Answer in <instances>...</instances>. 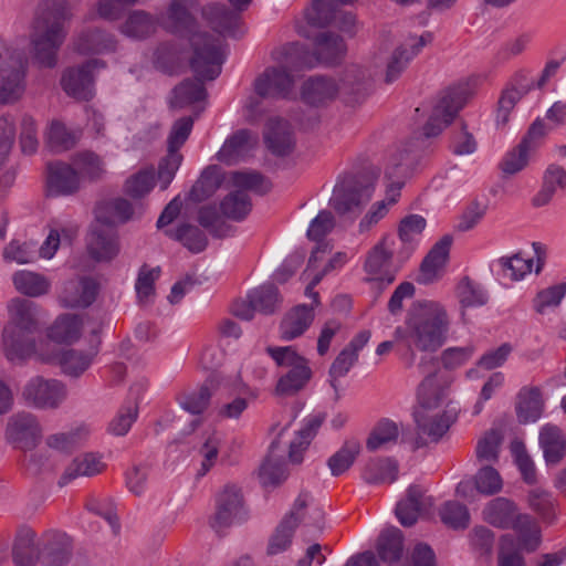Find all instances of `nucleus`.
Segmentation results:
<instances>
[{"mask_svg":"<svg viewBox=\"0 0 566 566\" xmlns=\"http://www.w3.org/2000/svg\"><path fill=\"white\" fill-rule=\"evenodd\" d=\"M72 19L70 2H59L53 10L38 12L32 25L31 43L33 59L40 67L53 69L57 64V52L66 31L64 23Z\"/></svg>","mask_w":566,"mask_h":566,"instance_id":"obj_4","label":"nucleus"},{"mask_svg":"<svg viewBox=\"0 0 566 566\" xmlns=\"http://www.w3.org/2000/svg\"><path fill=\"white\" fill-rule=\"evenodd\" d=\"M72 164L77 170L82 180L95 182L101 180L106 174V167L103 158L91 150L76 153L72 158Z\"/></svg>","mask_w":566,"mask_h":566,"instance_id":"obj_43","label":"nucleus"},{"mask_svg":"<svg viewBox=\"0 0 566 566\" xmlns=\"http://www.w3.org/2000/svg\"><path fill=\"white\" fill-rule=\"evenodd\" d=\"M4 437L15 448L31 450L42 438V427L32 412L19 411L8 418Z\"/></svg>","mask_w":566,"mask_h":566,"instance_id":"obj_13","label":"nucleus"},{"mask_svg":"<svg viewBox=\"0 0 566 566\" xmlns=\"http://www.w3.org/2000/svg\"><path fill=\"white\" fill-rule=\"evenodd\" d=\"M190 67L196 75V81L185 80L174 88L171 105L185 107L192 103L202 101L207 96L203 81L216 80L222 71L226 55L216 40L206 34H193L191 38Z\"/></svg>","mask_w":566,"mask_h":566,"instance_id":"obj_2","label":"nucleus"},{"mask_svg":"<svg viewBox=\"0 0 566 566\" xmlns=\"http://www.w3.org/2000/svg\"><path fill=\"white\" fill-rule=\"evenodd\" d=\"M558 188H566V170L559 165L552 164L544 172L543 187L533 199L534 206L547 205Z\"/></svg>","mask_w":566,"mask_h":566,"instance_id":"obj_48","label":"nucleus"},{"mask_svg":"<svg viewBox=\"0 0 566 566\" xmlns=\"http://www.w3.org/2000/svg\"><path fill=\"white\" fill-rule=\"evenodd\" d=\"M277 442L273 441L270 448V454L260 467V481L264 486H277L287 479L289 472L285 463L273 457V450L277 447Z\"/></svg>","mask_w":566,"mask_h":566,"instance_id":"obj_55","label":"nucleus"},{"mask_svg":"<svg viewBox=\"0 0 566 566\" xmlns=\"http://www.w3.org/2000/svg\"><path fill=\"white\" fill-rule=\"evenodd\" d=\"M527 504L544 523L552 524L555 521L556 501L548 491L541 488L531 490L527 493Z\"/></svg>","mask_w":566,"mask_h":566,"instance_id":"obj_58","label":"nucleus"},{"mask_svg":"<svg viewBox=\"0 0 566 566\" xmlns=\"http://www.w3.org/2000/svg\"><path fill=\"white\" fill-rule=\"evenodd\" d=\"M245 518L244 500L241 489L227 484L216 499V512L210 520V526L221 533L231 525Z\"/></svg>","mask_w":566,"mask_h":566,"instance_id":"obj_12","label":"nucleus"},{"mask_svg":"<svg viewBox=\"0 0 566 566\" xmlns=\"http://www.w3.org/2000/svg\"><path fill=\"white\" fill-rule=\"evenodd\" d=\"M417 369L423 375L417 388L416 410H443L441 407L448 396L452 378L440 369V360L432 355H421Z\"/></svg>","mask_w":566,"mask_h":566,"instance_id":"obj_6","label":"nucleus"},{"mask_svg":"<svg viewBox=\"0 0 566 566\" xmlns=\"http://www.w3.org/2000/svg\"><path fill=\"white\" fill-rule=\"evenodd\" d=\"M87 251L96 261H109L119 252L117 233L113 228L95 222L87 239Z\"/></svg>","mask_w":566,"mask_h":566,"instance_id":"obj_22","label":"nucleus"},{"mask_svg":"<svg viewBox=\"0 0 566 566\" xmlns=\"http://www.w3.org/2000/svg\"><path fill=\"white\" fill-rule=\"evenodd\" d=\"M374 192V182L365 176L349 177L336 185L331 207L339 216H357Z\"/></svg>","mask_w":566,"mask_h":566,"instance_id":"obj_8","label":"nucleus"},{"mask_svg":"<svg viewBox=\"0 0 566 566\" xmlns=\"http://www.w3.org/2000/svg\"><path fill=\"white\" fill-rule=\"evenodd\" d=\"M72 555V543L69 536L61 533L46 534L38 553L43 566H64Z\"/></svg>","mask_w":566,"mask_h":566,"instance_id":"obj_27","label":"nucleus"},{"mask_svg":"<svg viewBox=\"0 0 566 566\" xmlns=\"http://www.w3.org/2000/svg\"><path fill=\"white\" fill-rule=\"evenodd\" d=\"M535 88H537V78L530 70L522 69L515 72L499 98L496 125L505 126L517 102Z\"/></svg>","mask_w":566,"mask_h":566,"instance_id":"obj_14","label":"nucleus"},{"mask_svg":"<svg viewBox=\"0 0 566 566\" xmlns=\"http://www.w3.org/2000/svg\"><path fill=\"white\" fill-rule=\"evenodd\" d=\"M510 450L513 461L521 473L522 480L526 484H535L537 482L536 468L524 442L521 440H513L510 444Z\"/></svg>","mask_w":566,"mask_h":566,"instance_id":"obj_62","label":"nucleus"},{"mask_svg":"<svg viewBox=\"0 0 566 566\" xmlns=\"http://www.w3.org/2000/svg\"><path fill=\"white\" fill-rule=\"evenodd\" d=\"M10 61L0 67V104L17 102L25 90L27 60L23 51H12Z\"/></svg>","mask_w":566,"mask_h":566,"instance_id":"obj_17","label":"nucleus"},{"mask_svg":"<svg viewBox=\"0 0 566 566\" xmlns=\"http://www.w3.org/2000/svg\"><path fill=\"white\" fill-rule=\"evenodd\" d=\"M539 446L548 465L558 464L566 454V439L562 430L554 424H546L541 429Z\"/></svg>","mask_w":566,"mask_h":566,"instance_id":"obj_36","label":"nucleus"},{"mask_svg":"<svg viewBox=\"0 0 566 566\" xmlns=\"http://www.w3.org/2000/svg\"><path fill=\"white\" fill-rule=\"evenodd\" d=\"M522 514L512 500L501 496L491 500L483 510L484 520L502 530L512 528L517 516Z\"/></svg>","mask_w":566,"mask_h":566,"instance_id":"obj_31","label":"nucleus"},{"mask_svg":"<svg viewBox=\"0 0 566 566\" xmlns=\"http://www.w3.org/2000/svg\"><path fill=\"white\" fill-rule=\"evenodd\" d=\"M73 46L81 54H101L114 51L116 40L112 34L101 29H90L76 36Z\"/></svg>","mask_w":566,"mask_h":566,"instance_id":"obj_33","label":"nucleus"},{"mask_svg":"<svg viewBox=\"0 0 566 566\" xmlns=\"http://www.w3.org/2000/svg\"><path fill=\"white\" fill-rule=\"evenodd\" d=\"M293 69H302L298 61L287 60L284 64L268 66L253 82L255 94L263 98L289 97L295 85Z\"/></svg>","mask_w":566,"mask_h":566,"instance_id":"obj_9","label":"nucleus"},{"mask_svg":"<svg viewBox=\"0 0 566 566\" xmlns=\"http://www.w3.org/2000/svg\"><path fill=\"white\" fill-rule=\"evenodd\" d=\"M216 387L217 380L214 377H210L197 391L182 395L180 397V406L192 415L202 413L208 408Z\"/></svg>","mask_w":566,"mask_h":566,"instance_id":"obj_57","label":"nucleus"},{"mask_svg":"<svg viewBox=\"0 0 566 566\" xmlns=\"http://www.w3.org/2000/svg\"><path fill=\"white\" fill-rule=\"evenodd\" d=\"M202 15L221 35L238 38L244 33L241 29L240 12L235 9L230 10L222 3H210L202 9Z\"/></svg>","mask_w":566,"mask_h":566,"instance_id":"obj_23","label":"nucleus"},{"mask_svg":"<svg viewBox=\"0 0 566 566\" xmlns=\"http://www.w3.org/2000/svg\"><path fill=\"white\" fill-rule=\"evenodd\" d=\"M543 412V399L538 388H523L517 395L516 413L520 422L536 421Z\"/></svg>","mask_w":566,"mask_h":566,"instance_id":"obj_46","label":"nucleus"},{"mask_svg":"<svg viewBox=\"0 0 566 566\" xmlns=\"http://www.w3.org/2000/svg\"><path fill=\"white\" fill-rule=\"evenodd\" d=\"M104 66L101 60H90L81 66L66 69L61 78L62 88L69 96L88 101L93 96V71Z\"/></svg>","mask_w":566,"mask_h":566,"instance_id":"obj_18","label":"nucleus"},{"mask_svg":"<svg viewBox=\"0 0 566 566\" xmlns=\"http://www.w3.org/2000/svg\"><path fill=\"white\" fill-rule=\"evenodd\" d=\"M40 547L35 546V533L32 530H22L13 546V562L15 566H34Z\"/></svg>","mask_w":566,"mask_h":566,"instance_id":"obj_51","label":"nucleus"},{"mask_svg":"<svg viewBox=\"0 0 566 566\" xmlns=\"http://www.w3.org/2000/svg\"><path fill=\"white\" fill-rule=\"evenodd\" d=\"M191 6L192 0H171L167 11V23L165 24V28L172 33H185V35L189 38L190 43L193 34L201 33L216 40L221 45L219 39L213 38L207 32L195 30L196 23L189 12Z\"/></svg>","mask_w":566,"mask_h":566,"instance_id":"obj_26","label":"nucleus"},{"mask_svg":"<svg viewBox=\"0 0 566 566\" xmlns=\"http://www.w3.org/2000/svg\"><path fill=\"white\" fill-rule=\"evenodd\" d=\"M392 242L388 237H384L368 253L365 260L364 269L368 274V281L376 284L381 290L390 285L396 277V270L392 269Z\"/></svg>","mask_w":566,"mask_h":566,"instance_id":"obj_15","label":"nucleus"},{"mask_svg":"<svg viewBox=\"0 0 566 566\" xmlns=\"http://www.w3.org/2000/svg\"><path fill=\"white\" fill-rule=\"evenodd\" d=\"M157 27L158 19L144 10H134L120 25V32L128 38L145 39L154 34Z\"/></svg>","mask_w":566,"mask_h":566,"instance_id":"obj_42","label":"nucleus"},{"mask_svg":"<svg viewBox=\"0 0 566 566\" xmlns=\"http://www.w3.org/2000/svg\"><path fill=\"white\" fill-rule=\"evenodd\" d=\"M15 290L29 297H39L49 293L50 280L41 273L21 270L12 275Z\"/></svg>","mask_w":566,"mask_h":566,"instance_id":"obj_44","label":"nucleus"},{"mask_svg":"<svg viewBox=\"0 0 566 566\" xmlns=\"http://www.w3.org/2000/svg\"><path fill=\"white\" fill-rule=\"evenodd\" d=\"M224 219L227 218L222 214L220 207L218 208L214 205L202 206L197 218L199 224L216 238H224L231 231Z\"/></svg>","mask_w":566,"mask_h":566,"instance_id":"obj_53","label":"nucleus"},{"mask_svg":"<svg viewBox=\"0 0 566 566\" xmlns=\"http://www.w3.org/2000/svg\"><path fill=\"white\" fill-rule=\"evenodd\" d=\"M99 286L92 277H80L64 283L60 302L64 307H87L98 294Z\"/></svg>","mask_w":566,"mask_h":566,"instance_id":"obj_24","label":"nucleus"},{"mask_svg":"<svg viewBox=\"0 0 566 566\" xmlns=\"http://www.w3.org/2000/svg\"><path fill=\"white\" fill-rule=\"evenodd\" d=\"M166 234L180 242L191 253H200L208 245L206 233L193 224L181 223L175 230H167Z\"/></svg>","mask_w":566,"mask_h":566,"instance_id":"obj_50","label":"nucleus"},{"mask_svg":"<svg viewBox=\"0 0 566 566\" xmlns=\"http://www.w3.org/2000/svg\"><path fill=\"white\" fill-rule=\"evenodd\" d=\"M367 74L357 65L347 67L340 80L326 75L308 77L302 85V99L310 105L321 106L334 101L339 93L359 94L364 88Z\"/></svg>","mask_w":566,"mask_h":566,"instance_id":"obj_5","label":"nucleus"},{"mask_svg":"<svg viewBox=\"0 0 566 566\" xmlns=\"http://www.w3.org/2000/svg\"><path fill=\"white\" fill-rule=\"evenodd\" d=\"M469 97L465 85H453L443 90L433 105L432 113L423 127L426 138L438 136L453 122Z\"/></svg>","mask_w":566,"mask_h":566,"instance_id":"obj_7","label":"nucleus"},{"mask_svg":"<svg viewBox=\"0 0 566 566\" xmlns=\"http://www.w3.org/2000/svg\"><path fill=\"white\" fill-rule=\"evenodd\" d=\"M9 321L2 331L6 357L20 363L35 353L33 335L40 329L41 307L35 302L14 297L8 304Z\"/></svg>","mask_w":566,"mask_h":566,"instance_id":"obj_3","label":"nucleus"},{"mask_svg":"<svg viewBox=\"0 0 566 566\" xmlns=\"http://www.w3.org/2000/svg\"><path fill=\"white\" fill-rule=\"evenodd\" d=\"M512 530L517 534L516 542L521 551L532 553L538 548L541 544V528L531 515H518Z\"/></svg>","mask_w":566,"mask_h":566,"instance_id":"obj_45","label":"nucleus"},{"mask_svg":"<svg viewBox=\"0 0 566 566\" xmlns=\"http://www.w3.org/2000/svg\"><path fill=\"white\" fill-rule=\"evenodd\" d=\"M427 505L430 503L423 491L417 485H411L407 491V497L397 504L396 516L401 525L412 526Z\"/></svg>","mask_w":566,"mask_h":566,"instance_id":"obj_37","label":"nucleus"},{"mask_svg":"<svg viewBox=\"0 0 566 566\" xmlns=\"http://www.w3.org/2000/svg\"><path fill=\"white\" fill-rule=\"evenodd\" d=\"M90 434V427L81 423L69 431L48 436L45 444L52 450L72 452L73 450L82 447L87 441Z\"/></svg>","mask_w":566,"mask_h":566,"instance_id":"obj_40","label":"nucleus"},{"mask_svg":"<svg viewBox=\"0 0 566 566\" xmlns=\"http://www.w3.org/2000/svg\"><path fill=\"white\" fill-rule=\"evenodd\" d=\"M503 440L504 436L500 429L492 428L485 431L476 442V460L483 465L497 463Z\"/></svg>","mask_w":566,"mask_h":566,"instance_id":"obj_47","label":"nucleus"},{"mask_svg":"<svg viewBox=\"0 0 566 566\" xmlns=\"http://www.w3.org/2000/svg\"><path fill=\"white\" fill-rule=\"evenodd\" d=\"M82 321L75 314L60 315L48 329V338L59 344H71L81 336Z\"/></svg>","mask_w":566,"mask_h":566,"instance_id":"obj_41","label":"nucleus"},{"mask_svg":"<svg viewBox=\"0 0 566 566\" xmlns=\"http://www.w3.org/2000/svg\"><path fill=\"white\" fill-rule=\"evenodd\" d=\"M314 319L312 306L297 305L285 314L281 322L280 331L283 340H292L300 337L311 326Z\"/></svg>","mask_w":566,"mask_h":566,"instance_id":"obj_34","label":"nucleus"},{"mask_svg":"<svg viewBox=\"0 0 566 566\" xmlns=\"http://www.w3.org/2000/svg\"><path fill=\"white\" fill-rule=\"evenodd\" d=\"M105 469L102 457L95 453H84L77 455L65 468L59 480V485L64 486L78 478H91L99 474Z\"/></svg>","mask_w":566,"mask_h":566,"instance_id":"obj_32","label":"nucleus"},{"mask_svg":"<svg viewBox=\"0 0 566 566\" xmlns=\"http://www.w3.org/2000/svg\"><path fill=\"white\" fill-rule=\"evenodd\" d=\"M432 41V34L424 32L421 35L408 36L399 46H397L388 59L385 74V82L390 84L395 82L407 69L410 61Z\"/></svg>","mask_w":566,"mask_h":566,"instance_id":"obj_19","label":"nucleus"},{"mask_svg":"<svg viewBox=\"0 0 566 566\" xmlns=\"http://www.w3.org/2000/svg\"><path fill=\"white\" fill-rule=\"evenodd\" d=\"M95 353H83L75 349L63 350L59 356L62 371L71 377H78L92 364Z\"/></svg>","mask_w":566,"mask_h":566,"instance_id":"obj_63","label":"nucleus"},{"mask_svg":"<svg viewBox=\"0 0 566 566\" xmlns=\"http://www.w3.org/2000/svg\"><path fill=\"white\" fill-rule=\"evenodd\" d=\"M264 140L268 148L276 156L289 155L295 145L290 124L280 118L269 120Z\"/></svg>","mask_w":566,"mask_h":566,"instance_id":"obj_30","label":"nucleus"},{"mask_svg":"<svg viewBox=\"0 0 566 566\" xmlns=\"http://www.w3.org/2000/svg\"><path fill=\"white\" fill-rule=\"evenodd\" d=\"M312 377V370L308 365H298L290 369L282 376L275 387V392L280 396H292L305 387Z\"/></svg>","mask_w":566,"mask_h":566,"instance_id":"obj_56","label":"nucleus"},{"mask_svg":"<svg viewBox=\"0 0 566 566\" xmlns=\"http://www.w3.org/2000/svg\"><path fill=\"white\" fill-rule=\"evenodd\" d=\"M420 154L415 143H409L403 149L399 150L390 160L386 168V178L406 182L419 165Z\"/></svg>","mask_w":566,"mask_h":566,"instance_id":"obj_29","label":"nucleus"},{"mask_svg":"<svg viewBox=\"0 0 566 566\" xmlns=\"http://www.w3.org/2000/svg\"><path fill=\"white\" fill-rule=\"evenodd\" d=\"M450 329L447 308L430 300L416 301L405 316L403 324L394 332L397 343H402L410 353V365L416 352L432 355L443 346Z\"/></svg>","mask_w":566,"mask_h":566,"instance_id":"obj_1","label":"nucleus"},{"mask_svg":"<svg viewBox=\"0 0 566 566\" xmlns=\"http://www.w3.org/2000/svg\"><path fill=\"white\" fill-rule=\"evenodd\" d=\"M324 421V413L311 415L305 419L304 426L297 431L296 438L290 444L289 459L292 463L300 464L303 461V452L308 448Z\"/></svg>","mask_w":566,"mask_h":566,"instance_id":"obj_35","label":"nucleus"},{"mask_svg":"<svg viewBox=\"0 0 566 566\" xmlns=\"http://www.w3.org/2000/svg\"><path fill=\"white\" fill-rule=\"evenodd\" d=\"M512 534H504L499 541L497 566H525V559Z\"/></svg>","mask_w":566,"mask_h":566,"instance_id":"obj_64","label":"nucleus"},{"mask_svg":"<svg viewBox=\"0 0 566 566\" xmlns=\"http://www.w3.org/2000/svg\"><path fill=\"white\" fill-rule=\"evenodd\" d=\"M377 553L385 563L400 559L403 552V534L397 527L384 530L377 541Z\"/></svg>","mask_w":566,"mask_h":566,"instance_id":"obj_49","label":"nucleus"},{"mask_svg":"<svg viewBox=\"0 0 566 566\" xmlns=\"http://www.w3.org/2000/svg\"><path fill=\"white\" fill-rule=\"evenodd\" d=\"M451 244L452 238L444 235L432 247L420 266L422 282L429 283L437 279L448 260Z\"/></svg>","mask_w":566,"mask_h":566,"instance_id":"obj_38","label":"nucleus"},{"mask_svg":"<svg viewBox=\"0 0 566 566\" xmlns=\"http://www.w3.org/2000/svg\"><path fill=\"white\" fill-rule=\"evenodd\" d=\"M415 436L409 441L413 450L438 443L449 431L453 420L444 410H413Z\"/></svg>","mask_w":566,"mask_h":566,"instance_id":"obj_10","label":"nucleus"},{"mask_svg":"<svg viewBox=\"0 0 566 566\" xmlns=\"http://www.w3.org/2000/svg\"><path fill=\"white\" fill-rule=\"evenodd\" d=\"M46 187L50 196H71L81 189V177L73 164L50 163L48 164Z\"/></svg>","mask_w":566,"mask_h":566,"instance_id":"obj_21","label":"nucleus"},{"mask_svg":"<svg viewBox=\"0 0 566 566\" xmlns=\"http://www.w3.org/2000/svg\"><path fill=\"white\" fill-rule=\"evenodd\" d=\"M566 295V283L562 282L537 292L533 298V308L539 315H547L559 306Z\"/></svg>","mask_w":566,"mask_h":566,"instance_id":"obj_60","label":"nucleus"},{"mask_svg":"<svg viewBox=\"0 0 566 566\" xmlns=\"http://www.w3.org/2000/svg\"><path fill=\"white\" fill-rule=\"evenodd\" d=\"M155 180V168H143L126 179L124 191L134 199H140L151 191Z\"/></svg>","mask_w":566,"mask_h":566,"instance_id":"obj_61","label":"nucleus"},{"mask_svg":"<svg viewBox=\"0 0 566 566\" xmlns=\"http://www.w3.org/2000/svg\"><path fill=\"white\" fill-rule=\"evenodd\" d=\"M133 212V206L128 200L117 198L98 205L95 209V220L114 229L116 224L128 221Z\"/></svg>","mask_w":566,"mask_h":566,"instance_id":"obj_39","label":"nucleus"},{"mask_svg":"<svg viewBox=\"0 0 566 566\" xmlns=\"http://www.w3.org/2000/svg\"><path fill=\"white\" fill-rule=\"evenodd\" d=\"M455 293L463 308L483 306L489 301V295L484 287L468 276L460 280Z\"/></svg>","mask_w":566,"mask_h":566,"instance_id":"obj_59","label":"nucleus"},{"mask_svg":"<svg viewBox=\"0 0 566 566\" xmlns=\"http://www.w3.org/2000/svg\"><path fill=\"white\" fill-rule=\"evenodd\" d=\"M307 506V501L305 495L301 494L293 505V509L290 513H287L277 525L274 534L270 538V543L268 546V553L271 555L279 554L287 547H290L292 543V537L295 528L298 526L300 522L303 520V511Z\"/></svg>","mask_w":566,"mask_h":566,"instance_id":"obj_20","label":"nucleus"},{"mask_svg":"<svg viewBox=\"0 0 566 566\" xmlns=\"http://www.w3.org/2000/svg\"><path fill=\"white\" fill-rule=\"evenodd\" d=\"M251 209V199L244 190L232 191L220 202L222 214L233 221H242L250 213Z\"/></svg>","mask_w":566,"mask_h":566,"instance_id":"obj_54","label":"nucleus"},{"mask_svg":"<svg viewBox=\"0 0 566 566\" xmlns=\"http://www.w3.org/2000/svg\"><path fill=\"white\" fill-rule=\"evenodd\" d=\"M22 399L36 409H56L66 398V388L57 379L34 376L22 388Z\"/></svg>","mask_w":566,"mask_h":566,"instance_id":"obj_11","label":"nucleus"},{"mask_svg":"<svg viewBox=\"0 0 566 566\" xmlns=\"http://www.w3.org/2000/svg\"><path fill=\"white\" fill-rule=\"evenodd\" d=\"M256 144V135H253L248 129H240L224 142L217 154V158L227 165H234L243 159Z\"/></svg>","mask_w":566,"mask_h":566,"instance_id":"obj_28","label":"nucleus"},{"mask_svg":"<svg viewBox=\"0 0 566 566\" xmlns=\"http://www.w3.org/2000/svg\"><path fill=\"white\" fill-rule=\"evenodd\" d=\"M369 331L359 332L337 355L329 368L331 386L338 391L337 380L344 377L358 359V353L370 339Z\"/></svg>","mask_w":566,"mask_h":566,"instance_id":"obj_25","label":"nucleus"},{"mask_svg":"<svg viewBox=\"0 0 566 566\" xmlns=\"http://www.w3.org/2000/svg\"><path fill=\"white\" fill-rule=\"evenodd\" d=\"M314 51H304L298 56V64L312 69L317 64L332 65L338 63L346 53L344 40L333 32H321L314 41Z\"/></svg>","mask_w":566,"mask_h":566,"instance_id":"obj_16","label":"nucleus"},{"mask_svg":"<svg viewBox=\"0 0 566 566\" xmlns=\"http://www.w3.org/2000/svg\"><path fill=\"white\" fill-rule=\"evenodd\" d=\"M398 475L396 461L387 459L370 460L364 470L363 479L368 484L392 483Z\"/></svg>","mask_w":566,"mask_h":566,"instance_id":"obj_52","label":"nucleus"}]
</instances>
